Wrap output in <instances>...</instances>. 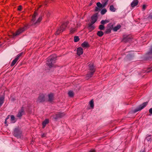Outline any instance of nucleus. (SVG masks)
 Returning <instances> with one entry per match:
<instances>
[{"mask_svg":"<svg viewBox=\"0 0 152 152\" xmlns=\"http://www.w3.org/2000/svg\"><path fill=\"white\" fill-rule=\"evenodd\" d=\"M55 55H51L48 57L46 62V64L49 68L54 66L56 62V58Z\"/></svg>","mask_w":152,"mask_h":152,"instance_id":"obj_1","label":"nucleus"},{"mask_svg":"<svg viewBox=\"0 0 152 152\" xmlns=\"http://www.w3.org/2000/svg\"><path fill=\"white\" fill-rule=\"evenodd\" d=\"M67 25V22L63 23L57 30L55 32V34L58 35L64 31L66 28Z\"/></svg>","mask_w":152,"mask_h":152,"instance_id":"obj_2","label":"nucleus"},{"mask_svg":"<svg viewBox=\"0 0 152 152\" xmlns=\"http://www.w3.org/2000/svg\"><path fill=\"white\" fill-rule=\"evenodd\" d=\"M27 28V26H25L24 27L20 28L17 30L15 33H13V37L14 38L16 36H18L24 32Z\"/></svg>","mask_w":152,"mask_h":152,"instance_id":"obj_3","label":"nucleus"},{"mask_svg":"<svg viewBox=\"0 0 152 152\" xmlns=\"http://www.w3.org/2000/svg\"><path fill=\"white\" fill-rule=\"evenodd\" d=\"M37 15V13L36 12H35L34 15L32 16V18L31 21L32 22V25L35 24L39 23L42 20V17H40L37 20H36L35 17Z\"/></svg>","mask_w":152,"mask_h":152,"instance_id":"obj_4","label":"nucleus"},{"mask_svg":"<svg viewBox=\"0 0 152 152\" xmlns=\"http://www.w3.org/2000/svg\"><path fill=\"white\" fill-rule=\"evenodd\" d=\"M148 102L143 103L142 104L140 105L138 107L134 110L133 111V112L135 113L141 110L147 106L148 104Z\"/></svg>","mask_w":152,"mask_h":152,"instance_id":"obj_5","label":"nucleus"},{"mask_svg":"<svg viewBox=\"0 0 152 152\" xmlns=\"http://www.w3.org/2000/svg\"><path fill=\"white\" fill-rule=\"evenodd\" d=\"M45 100V96L44 94H41L39 95L37 102L40 103L44 102Z\"/></svg>","mask_w":152,"mask_h":152,"instance_id":"obj_6","label":"nucleus"},{"mask_svg":"<svg viewBox=\"0 0 152 152\" xmlns=\"http://www.w3.org/2000/svg\"><path fill=\"white\" fill-rule=\"evenodd\" d=\"M21 132L18 129L16 128L14 130V136L19 138L20 137L21 134Z\"/></svg>","mask_w":152,"mask_h":152,"instance_id":"obj_7","label":"nucleus"},{"mask_svg":"<svg viewBox=\"0 0 152 152\" xmlns=\"http://www.w3.org/2000/svg\"><path fill=\"white\" fill-rule=\"evenodd\" d=\"M97 19V14H95L91 17V23H94L96 21Z\"/></svg>","mask_w":152,"mask_h":152,"instance_id":"obj_8","label":"nucleus"},{"mask_svg":"<svg viewBox=\"0 0 152 152\" xmlns=\"http://www.w3.org/2000/svg\"><path fill=\"white\" fill-rule=\"evenodd\" d=\"M88 67L89 69V71H91L95 72V69L93 63H90L88 65Z\"/></svg>","mask_w":152,"mask_h":152,"instance_id":"obj_9","label":"nucleus"},{"mask_svg":"<svg viewBox=\"0 0 152 152\" xmlns=\"http://www.w3.org/2000/svg\"><path fill=\"white\" fill-rule=\"evenodd\" d=\"M131 39L130 37L129 36H124L122 41L126 42L129 41Z\"/></svg>","mask_w":152,"mask_h":152,"instance_id":"obj_10","label":"nucleus"},{"mask_svg":"<svg viewBox=\"0 0 152 152\" xmlns=\"http://www.w3.org/2000/svg\"><path fill=\"white\" fill-rule=\"evenodd\" d=\"M64 115L65 114L64 113H59L56 115V116L54 117V118L56 119H57L58 118H62Z\"/></svg>","mask_w":152,"mask_h":152,"instance_id":"obj_11","label":"nucleus"},{"mask_svg":"<svg viewBox=\"0 0 152 152\" xmlns=\"http://www.w3.org/2000/svg\"><path fill=\"white\" fill-rule=\"evenodd\" d=\"M83 49L80 47L78 48L77 49V54L78 56H80L83 53Z\"/></svg>","mask_w":152,"mask_h":152,"instance_id":"obj_12","label":"nucleus"},{"mask_svg":"<svg viewBox=\"0 0 152 152\" xmlns=\"http://www.w3.org/2000/svg\"><path fill=\"white\" fill-rule=\"evenodd\" d=\"M24 113L23 109L22 108L19 111V112L17 114V116L19 118H20Z\"/></svg>","mask_w":152,"mask_h":152,"instance_id":"obj_13","label":"nucleus"},{"mask_svg":"<svg viewBox=\"0 0 152 152\" xmlns=\"http://www.w3.org/2000/svg\"><path fill=\"white\" fill-rule=\"evenodd\" d=\"M94 73V72L89 71L86 75V78H87V79H88L91 77Z\"/></svg>","mask_w":152,"mask_h":152,"instance_id":"obj_14","label":"nucleus"},{"mask_svg":"<svg viewBox=\"0 0 152 152\" xmlns=\"http://www.w3.org/2000/svg\"><path fill=\"white\" fill-rule=\"evenodd\" d=\"M96 5L99 8H103L105 7L106 6V3H105L104 4H101L99 2H98L96 3Z\"/></svg>","mask_w":152,"mask_h":152,"instance_id":"obj_15","label":"nucleus"},{"mask_svg":"<svg viewBox=\"0 0 152 152\" xmlns=\"http://www.w3.org/2000/svg\"><path fill=\"white\" fill-rule=\"evenodd\" d=\"M48 101L52 102L54 99L53 94L52 93H50L48 95Z\"/></svg>","mask_w":152,"mask_h":152,"instance_id":"obj_16","label":"nucleus"},{"mask_svg":"<svg viewBox=\"0 0 152 152\" xmlns=\"http://www.w3.org/2000/svg\"><path fill=\"white\" fill-rule=\"evenodd\" d=\"M138 3L137 0H134L131 3V6L132 7H134L137 6Z\"/></svg>","mask_w":152,"mask_h":152,"instance_id":"obj_17","label":"nucleus"},{"mask_svg":"<svg viewBox=\"0 0 152 152\" xmlns=\"http://www.w3.org/2000/svg\"><path fill=\"white\" fill-rule=\"evenodd\" d=\"M94 24V23H91L88 24V28L90 31H91L94 29V27L93 25Z\"/></svg>","mask_w":152,"mask_h":152,"instance_id":"obj_18","label":"nucleus"},{"mask_svg":"<svg viewBox=\"0 0 152 152\" xmlns=\"http://www.w3.org/2000/svg\"><path fill=\"white\" fill-rule=\"evenodd\" d=\"M83 48H87L89 47V44L87 42H84L81 44Z\"/></svg>","mask_w":152,"mask_h":152,"instance_id":"obj_19","label":"nucleus"},{"mask_svg":"<svg viewBox=\"0 0 152 152\" xmlns=\"http://www.w3.org/2000/svg\"><path fill=\"white\" fill-rule=\"evenodd\" d=\"M48 123L49 120L48 119H46L42 123L43 128H44L46 126V125Z\"/></svg>","mask_w":152,"mask_h":152,"instance_id":"obj_20","label":"nucleus"},{"mask_svg":"<svg viewBox=\"0 0 152 152\" xmlns=\"http://www.w3.org/2000/svg\"><path fill=\"white\" fill-rule=\"evenodd\" d=\"M4 97L2 96H0V107L2 106L4 103Z\"/></svg>","mask_w":152,"mask_h":152,"instance_id":"obj_21","label":"nucleus"},{"mask_svg":"<svg viewBox=\"0 0 152 152\" xmlns=\"http://www.w3.org/2000/svg\"><path fill=\"white\" fill-rule=\"evenodd\" d=\"M10 120L12 123H14L15 122V118L13 115H11L10 116Z\"/></svg>","mask_w":152,"mask_h":152,"instance_id":"obj_22","label":"nucleus"},{"mask_svg":"<svg viewBox=\"0 0 152 152\" xmlns=\"http://www.w3.org/2000/svg\"><path fill=\"white\" fill-rule=\"evenodd\" d=\"M121 27V26L120 25H118L117 26H116L114 28H113V30L115 31H117Z\"/></svg>","mask_w":152,"mask_h":152,"instance_id":"obj_23","label":"nucleus"},{"mask_svg":"<svg viewBox=\"0 0 152 152\" xmlns=\"http://www.w3.org/2000/svg\"><path fill=\"white\" fill-rule=\"evenodd\" d=\"M23 53H24L23 52H21L19 53L18 55H17L15 59L18 61V60L20 58V57L23 54Z\"/></svg>","mask_w":152,"mask_h":152,"instance_id":"obj_24","label":"nucleus"},{"mask_svg":"<svg viewBox=\"0 0 152 152\" xmlns=\"http://www.w3.org/2000/svg\"><path fill=\"white\" fill-rule=\"evenodd\" d=\"M110 10L112 12H114L116 10V9L114 7V6L113 5L110 6Z\"/></svg>","mask_w":152,"mask_h":152,"instance_id":"obj_25","label":"nucleus"},{"mask_svg":"<svg viewBox=\"0 0 152 152\" xmlns=\"http://www.w3.org/2000/svg\"><path fill=\"white\" fill-rule=\"evenodd\" d=\"M103 34V32L102 31H98L97 32V35L100 37H102Z\"/></svg>","mask_w":152,"mask_h":152,"instance_id":"obj_26","label":"nucleus"},{"mask_svg":"<svg viewBox=\"0 0 152 152\" xmlns=\"http://www.w3.org/2000/svg\"><path fill=\"white\" fill-rule=\"evenodd\" d=\"M109 22V21L108 20H102L101 22V23L102 24L104 25L106 24Z\"/></svg>","mask_w":152,"mask_h":152,"instance_id":"obj_27","label":"nucleus"},{"mask_svg":"<svg viewBox=\"0 0 152 152\" xmlns=\"http://www.w3.org/2000/svg\"><path fill=\"white\" fill-rule=\"evenodd\" d=\"M69 96L70 97L73 96L74 94L73 92L71 91H69L68 93Z\"/></svg>","mask_w":152,"mask_h":152,"instance_id":"obj_28","label":"nucleus"},{"mask_svg":"<svg viewBox=\"0 0 152 152\" xmlns=\"http://www.w3.org/2000/svg\"><path fill=\"white\" fill-rule=\"evenodd\" d=\"M89 104L91 108H93L94 107V102L93 100H91L89 102Z\"/></svg>","mask_w":152,"mask_h":152,"instance_id":"obj_29","label":"nucleus"},{"mask_svg":"<svg viewBox=\"0 0 152 152\" xmlns=\"http://www.w3.org/2000/svg\"><path fill=\"white\" fill-rule=\"evenodd\" d=\"M17 61H18V60H17L16 59H15V58L12 61V62L11 64V66H13L16 64V63L17 62Z\"/></svg>","mask_w":152,"mask_h":152,"instance_id":"obj_30","label":"nucleus"},{"mask_svg":"<svg viewBox=\"0 0 152 152\" xmlns=\"http://www.w3.org/2000/svg\"><path fill=\"white\" fill-rule=\"evenodd\" d=\"M148 54L149 56L152 57V47L151 48Z\"/></svg>","mask_w":152,"mask_h":152,"instance_id":"obj_31","label":"nucleus"},{"mask_svg":"<svg viewBox=\"0 0 152 152\" xmlns=\"http://www.w3.org/2000/svg\"><path fill=\"white\" fill-rule=\"evenodd\" d=\"M79 40V38L78 36H75L74 37V41L76 42L78 41Z\"/></svg>","mask_w":152,"mask_h":152,"instance_id":"obj_32","label":"nucleus"},{"mask_svg":"<svg viewBox=\"0 0 152 152\" xmlns=\"http://www.w3.org/2000/svg\"><path fill=\"white\" fill-rule=\"evenodd\" d=\"M107 10L105 9H102L101 11V14L102 15H104L107 12Z\"/></svg>","mask_w":152,"mask_h":152,"instance_id":"obj_33","label":"nucleus"},{"mask_svg":"<svg viewBox=\"0 0 152 152\" xmlns=\"http://www.w3.org/2000/svg\"><path fill=\"white\" fill-rule=\"evenodd\" d=\"M99 28L101 30H103L104 28V27L103 25H101L99 26Z\"/></svg>","mask_w":152,"mask_h":152,"instance_id":"obj_34","label":"nucleus"},{"mask_svg":"<svg viewBox=\"0 0 152 152\" xmlns=\"http://www.w3.org/2000/svg\"><path fill=\"white\" fill-rule=\"evenodd\" d=\"M76 29L75 28H72L70 31V33H71L73 34L76 31Z\"/></svg>","mask_w":152,"mask_h":152,"instance_id":"obj_35","label":"nucleus"},{"mask_svg":"<svg viewBox=\"0 0 152 152\" xmlns=\"http://www.w3.org/2000/svg\"><path fill=\"white\" fill-rule=\"evenodd\" d=\"M108 1V0H103L102 1V3L103 4H104L106 3V5L107 4Z\"/></svg>","mask_w":152,"mask_h":152,"instance_id":"obj_36","label":"nucleus"},{"mask_svg":"<svg viewBox=\"0 0 152 152\" xmlns=\"http://www.w3.org/2000/svg\"><path fill=\"white\" fill-rule=\"evenodd\" d=\"M10 115H8L7 116V117L6 118V119L5 120V121H4V123L5 124H7V120L8 119L10 118Z\"/></svg>","mask_w":152,"mask_h":152,"instance_id":"obj_37","label":"nucleus"},{"mask_svg":"<svg viewBox=\"0 0 152 152\" xmlns=\"http://www.w3.org/2000/svg\"><path fill=\"white\" fill-rule=\"evenodd\" d=\"M111 29L110 28H107L106 30V32L107 33H110L111 32Z\"/></svg>","mask_w":152,"mask_h":152,"instance_id":"obj_38","label":"nucleus"},{"mask_svg":"<svg viewBox=\"0 0 152 152\" xmlns=\"http://www.w3.org/2000/svg\"><path fill=\"white\" fill-rule=\"evenodd\" d=\"M22 8V6L21 5H20L18 6V10L19 11H20Z\"/></svg>","mask_w":152,"mask_h":152,"instance_id":"obj_39","label":"nucleus"},{"mask_svg":"<svg viewBox=\"0 0 152 152\" xmlns=\"http://www.w3.org/2000/svg\"><path fill=\"white\" fill-rule=\"evenodd\" d=\"M100 10V9L98 7H96L95 9V11H98Z\"/></svg>","mask_w":152,"mask_h":152,"instance_id":"obj_40","label":"nucleus"},{"mask_svg":"<svg viewBox=\"0 0 152 152\" xmlns=\"http://www.w3.org/2000/svg\"><path fill=\"white\" fill-rule=\"evenodd\" d=\"M149 113L151 114H152V108H151L149 110Z\"/></svg>","mask_w":152,"mask_h":152,"instance_id":"obj_41","label":"nucleus"},{"mask_svg":"<svg viewBox=\"0 0 152 152\" xmlns=\"http://www.w3.org/2000/svg\"><path fill=\"white\" fill-rule=\"evenodd\" d=\"M146 7V6L145 5H143L142 6V9L143 10H144L145 9Z\"/></svg>","mask_w":152,"mask_h":152,"instance_id":"obj_42","label":"nucleus"},{"mask_svg":"<svg viewBox=\"0 0 152 152\" xmlns=\"http://www.w3.org/2000/svg\"><path fill=\"white\" fill-rule=\"evenodd\" d=\"M89 152H95V151L94 150H91L89 151Z\"/></svg>","mask_w":152,"mask_h":152,"instance_id":"obj_43","label":"nucleus"},{"mask_svg":"<svg viewBox=\"0 0 152 152\" xmlns=\"http://www.w3.org/2000/svg\"><path fill=\"white\" fill-rule=\"evenodd\" d=\"M45 136V134H43L42 135V137H44Z\"/></svg>","mask_w":152,"mask_h":152,"instance_id":"obj_44","label":"nucleus"},{"mask_svg":"<svg viewBox=\"0 0 152 152\" xmlns=\"http://www.w3.org/2000/svg\"><path fill=\"white\" fill-rule=\"evenodd\" d=\"M149 17H150L151 18H152V15H150L149 16Z\"/></svg>","mask_w":152,"mask_h":152,"instance_id":"obj_45","label":"nucleus"},{"mask_svg":"<svg viewBox=\"0 0 152 152\" xmlns=\"http://www.w3.org/2000/svg\"><path fill=\"white\" fill-rule=\"evenodd\" d=\"M140 152H145L144 151H140Z\"/></svg>","mask_w":152,"mask_h":152,"instance_id":"obj_46","label":"nucleus"},{"mask_svg":"<svg viewBox=\"0 0 152 152\" xmlns=\"http://www.w3.org/2000/svg\"><path fill=\"white\" fill-rule=\"evenodd\" d=\"M6 126H8V124H7Z\"/></svg>","mask_w":152,"mask_h":152,"instance_id":"obj_47","label":"nucleus"}]
</instances>
